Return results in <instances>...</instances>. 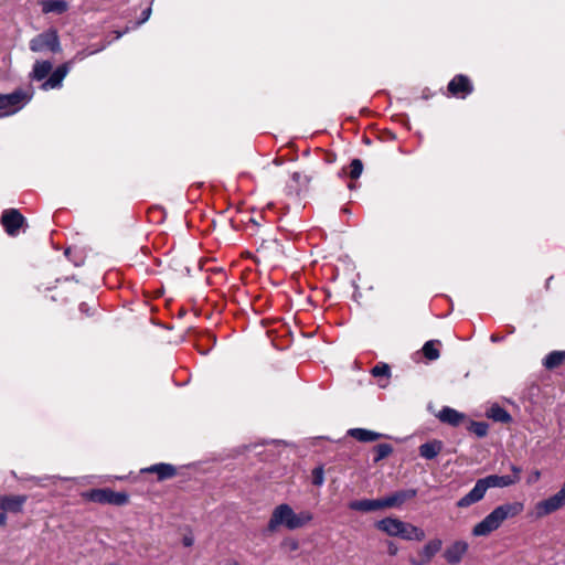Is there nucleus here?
<instances>
[{
	"instance_id": "obj_1",
	"label": "nucleus",
	"mask_w": 565,
	"mask_h": 565,
	"mask_svg": "<svg viewBox=\"0 0 565 565\" xmlns=\"http://www.w3.org/2000/svg\"><path fill=\"white\" fill-rule=\"evenodd\" d=\"M510 470L512 472L511 475H489L484 478L478 479L473 488L456 502L457 508L467 509L472 504L480 502L484 498L487 491L491 488H508L516 484L521 479L520 475L522 469L515 465H511Z\"/></svg>"
},
{
	"instance_id": "obj_2",
	"label": "nucleus",
	"mask_w": 565,
	"mask_h": 565,
	"mask_svg": "<svg viewBox=\"0 0 565 565\" xmlns=\"http://www.w3.org/2000/svg\"><path fill=\"white\" fill-rule=\"evenodd\" d=\"M524 510V504L519 501L507 502L495 507L480 522L473 525L471 534L476 537L489 536L501 527L508 520L518 516Z\"/></svg>"
},
{
	"instance_id": "obj_3",
	"label": "nucleus",
	"mask_w": 565,
	"mask_h": 565,
	"mask_svg": "<svg viewBox=\"0 0 565 565\" xmlns=\"http://www.w3.org/2000/svg\"><path fill=\"white\" fill-rule=\"evenodd\" d=\"M312 520L313 514L310 511L296 513L289 504L281 503L273 510L267 529L275 532L278 527L285 526L287 530L294 531L306 526Z\"/></svg>"
},
{
	"instance_id": "obj_4",
	"label": "nucleus",
	"mask_w": 565,
	"mask_h": 565,
	"mask_svg": "<svg viewBox=\"0 0 565 565\" xmlns=\"http://www.w3.org/2000/svg\"><path fill=\"white\" fill-rule=\"evenodd\" d=\"M376 527L390 536L406 541L420 542L426 536L423 529L396 518H385L376 523Z\"/></svg>"
},
{
	"instance_id": "obj_5",
	"label": "nucleus",
	"mask_w": 565,
	"mask_h": 565,
	"mask_svg": "<svg viewBox=\"0 0 565 565\" xmlns=\"http://www.w3.org/2000/svg\"><path fill=\"white\" fill-rule=\"evenodd\" d=\"M33 97L32 90L15 89L11 94H0V118L21 110Z\"/></svg>"
},
{
	"instance_id": "obj_6",
	"label": "nucleus",
	"mask_w": 565,
	"mask_h": 565,
	"mask_svg": "<svg viewBox=\"0 0 565 565\" xmlns=\"http://www.w3.org/2000/svg\"><path fill=\"white\" fill-rule=\"evenodd\" d=\"M82 497L87 501L116 507H121L129 502V495L126 492H116L109 488L92 489L83 492Z\"/></svg>"
},
{
	"instance_id": "obj_7",
	"label": "nucleus",
	"mask_w": 565,
	"mask_h": 565,
	"mask_svg": "<svg viewBox=\"0 0 565 565\" xmlns=\"http://www.w3.org/2000/svg\"><path fill=\"white\" fill-rule=\"evenodd\" d=\"M30 50L39 53L51 51L60 53L62 51L58 33L55 29H49L30 41Z\"/></svg>"
},
{
	"instance_id": "obj_8",
	"label": "nucleus",
	"mask_w": 565,
	"mask_h": 565,
	"mask_svg": "<svg viewBox=\"0 0 565 565\" xmlns=\"http://www.w3.org/2000/svg\"><path fill=\"white\" fill-rule=\"evenodd\" d=\"M563 507H565V482L555 494L539 501L534 505V513L537 519H542L561 510Z\"/></svg>"
},
{
	"instance_id": "obj_9",
	"label": "nucleus",
	"mask_w": 565,
	"mask_h": 565,
	"mask_svg": "<svg viewBox=\"0 0 565 565\" xmlns=\"http://www.w3.org/2000/svg\"><path fill=\"white\" fill-rule=\"evenodd\" d=\"M28 500L24 494L14 495H1L0 494V527H4L8 524V512L21 513L23 507Z\"/></svg>"
},
{
	"instance_id": "obj_10",
	"label": "nucleus",
	"mask_w": 565,
	"mask_h": 565,
	"mask_svg": "<svg viewBox=\"0 0 565 565\" xmlns=\"http://www.w3.org/2000/svg\"><path fill=\"white\" fill-rule=\"evenodd\" d=\"M443 541L440 539H431L429 540L418 552L417 556L411 558L412 565H426L428 564L435 555L441 550Z\"/></svg>"
},
{
	"instance_id": "obj_11",
	"label": "nucleus",
	"mask_w": 565,
	"mask_h": 565,
	"mask_svg": "<svg viewBox=\"0 0 565 565\" xmlns=\"http://www.w3.org/2000/svg\"><path fill=\"white\" fill-rule=\"evenodd\" d=\"M24 223V216L17 209L6 210L1 215V224L10 236L18 235Z\"/></svg>"
},
{
	"instance_id": "obj_12",
	"label": "nucleus",
	"mask_w": 565,
	"mask_h": 565,
	"mask_svg": "<svg viewBox=\"0 0 565 565\" xmlns=\"http://www.w3.org/2000/svg\"><path fill=\"white\" fill-rule=\"evenodd\" d=\"M469 550L467 541L457 540L450 543L444 551V558L449 565H458Z\"/></svg>"
},
{
	"instance_id": "obj_13",
	"label": "nucleus",
	"mask_w": 565,
	"mask_h": 565,
	"mask_svg": "<svg viewBox=\"0 0 565 565\" xmlns=\"http://www.w3.org/2000/svg\"><path fill=\"white\" fill-rule=\"evenodd\" d=\"M473 90V85L468 76L459 74L456 75L449 83H448V92L458 98H466L468 95H470Z\"/></svg>"
},
{
	"instance_id": "obj_14",
	"label": "nucleus",
	"mask_w": 565,
	"mask_h": 565,
	"mask_svg": "<svg viewBox=\"0 0 565 565\" xmlns=\"http://www.w3.org/2000/svg\"><path fill=\"white\" fill-rule=\"evenodd\" d=\"M417 495L416 489H406L396 491L383 499V505L385 508H398L406 501L414 499Z\"/></svg>"
},
{
	"instance_id": "obj_15",
	"label": "nucleus",
	"mask_w": 565,
	"mask_h": 565,
	"mask_svg": "<svg viewBox=\"0 0 565 565\" xmlns=\"http://www.w3.org/2000/svg\"><path fill=\"white\" fill-rule=\"evenodd\" d=\"M71 70V62H65L60 65L50 77L42 84L43 90L54 89L62 86L63 79L66 77Z\"/></svg>"
},
{
	"instance_id": "obj_16",
	"label": "nucleus",
	"mask_w": 565,
	"mask_h": 565,
	"mask_svg": "<svg viewBox=\"0 0 565 565\" xmlns=\"http://www.w3.org/2000/svg\"><path fill=\"white\" fill-rule=\"evenodd\" d=\"M142 473H156L159 481L171 479L177 475V469L170 463H156L141 469Z\"/></svg>"
},
{
	"instance_id": "obj_17",
	"label": "nucleus",
	"mask_w": 565,
	"mask_h": 565,
	"mask_svg": "<svg viewBox=\"0 0 565 565\" xmlns=\"http://www.w3.org/2000/svg\"><path fill=\"white\" fill-rule=\"evenodd\" d=\"M349 508L354 511L371 512L384 509L383 499L377 500H356L349 503Z\"/></svg>"
},
{
	"instance_id": "obj_18",
	"label": "nucleus",
	"mask_w": 565,
	"mask_h": 565,
	"mask_svg": "<svg viewBox=\"0 0 565 565\" xmlns=\"http://www.w3.org/2000/svg\"><path fill=\"white\" fill-rule=\"evenodd\" d=\"M348 435L361 443L376 441L382 437V434L365 428H351Z\"/></svg>"
},
{
	"instance_id": "obj_19",
	"label": "nucleus",
	"mask_w": 565,
	"mask_h": 565,
	"mask_svg": "<svg viewBox=\"0 0 565 565\" xmlns=\"http://www.w3.org/2000/svg\"><path fill=\"white\" fill-rule=\"evenodd\" d=\"M438 418L443 423H447L451 426H458L465 418V415L462 413H459L458 411L450 408V407H444L439 414Z\"/></svg>"
},
{
	"instance_id": "obj_20",
	"label": "nucleus",
	"mask_w": 565,
	"mask_h": 565,
	"mask_svg": "<svg viewBox=\"0 0 565 565\" xmlns=\"http://www.w3.org/2000/svg\"><path fill=\"white\" fill-rule=\"evenodd\" d=\"M441 449H443L441 441L433 440V441L425 443L419 446V455H420V457L430 460V459L436 458L439 455V452L441 451Z\"/></svg>"
},
{
	"instance_id": "obj_21",
	"label": "nucleus",
	"mask_w": 565,
	"mask_h": 565,
	"mask_svg": "<svg viewBox=\"0 0 565 565\" xmlns=\"http://www.w3.org/2000/svg\"><path fill=\"white\" fill-rule=\"evenodd\" d=\"M108 44H109V42H103V43H100L98 45H92L88 49L81 50V51L76 52V54L68 62H71V65L76 63V62H82L86 57H88L90 55H94V54H96L98 52L104 51L107 47Z\"/></svg>"
},
{
	"instance_id": "obj_22",
	"label": "nucleus",
	"mask_w": 565,
	"mask_h": 565,
	"mask_svg": "<svg viewBox=\"0 0 565 565\" xmlns=\"http://www.w3.org/2000/svg\"><path fill=\"white\" fill-rule=\"evenodd\" d=\"M52 67L50 61H36L33 65L31 77L35 81H42L50 74Z\"/></svg>"
},
{
	"instance_id": "obj_23",
	"label": "nucleus",
	"mask_w": 565,
	"mask_h": 565,
	"mask_svg": "<svg viewBox=\"0 0 565 565\" xmlns=\"http://www.w3.org/2000/svg\"><path fill=\"white\" fill-rule=\"evenodd\" d=\"M68 9V4L64 0H46L42 2V11L44 13H64Z\"/></svg>"
},
{
	"instance_id": "obj_24",
	"label": "nucleus",
	"mask_w": 565,
	"mask_h": 565,
	"mask_svg": "<svg viewBox=\"0 0 565 565\" xmlns=\"http://www.w3.org/2000/svg\"><path fill=\"white\" fill-rule=\"evenodd\" d=\"M565 361V351H553L546 355L543 365L547 370H553L562 365Z\"/></svg>"
},
{
	"instance_id": "obj_25",
	"label": "nucleus",
	"mask_w": 565,
	"mask_h": 565,
	"mask_svg": "<svg viewBox=\"0 0 565 565\" xmlns=\"http://www.w3.org/2000/svg\"><path fill=\"white\" fill-rule=\"evenodd\" d=\"M488 417L494 422L510 423L512 420L511 415L501 406L493 405L488 411Z\"/></svg>"
},
{
	"instance_id": "obj_26",
	"label": "nucleus",
	"mask_w": 565,
	"mask_h": 565,
	"mask_svg": "<svg viewBox=\"0 0 565 565\" xmlns=\"http://www.w3.org/2000/svg\"><path fill=\"white\" fill-rule=\"evenodd\" d=\"M440 344L437 340H429L423 347V353L425 358L430 361L437 360L439 358L438 345Z\"/></svg>"
},
{
	"instance_id": "obj_27",
	"label": "nucleus",
	"mask_w": 565,
	"mask_h": 565,
	"mask_svg": "<svg viewBox=\"0 0 565 565\" xmlns=\"http://www.w3.org/2000/svg\"><path fill=\"white\" fill-rule=\"evenodd\" d=\"M374 462H379L382 459L388 457L393 452V447L390 444H380L375 448Z\"/></svg>"
},
{
	"instance_id": "obj_28",
	"label": "nucleus",
	"mask_w": 565,
	"mask_h": 565,
	"mask_svg": "<svg viewBox=\"0 0 565 565\" xmlns=\"http://www.w3.org/2000/svg\"><path fill=\"white\" fill-rule=\"evenodd\" d=\"M371 373L374 377L384 376L388 379L391 376V369L386 363H379L372 369Z\"/></svg>"
},
{
	"instance_id": "obj_29",
	"label": "nucleus",
	"mask_w": 565,
	"mask_h": 565,
	"mask_svg": "<svg viewBox=\"0 0 565 565\" xmlns=\"http://www.w3.org/2000/svg\"><path fill=\"white\" fill-rule=\"evenodd\" d=\"M470 430L478 437H483L488 433V425L481 422H472L470 425Z\"/></svg>"
},
{
	"instance_id": "obj_30",
	"label": "nucleus",
	"mask_w": 565,
	"mask_h": 565,
	"mask_svg": "<svg viewBox=\"0 0 565 565\" xmlns=\"http://www.w3.org/2000/svg\"><path fill=\"white\" fill-rule=\"evenodd\" d=\"M362 170H363L362 161L360 159L352 160V162L350 164V177L352 179H358L361 175Z\"/></svg>"
},
{
	"instance_id": "obj_31",
	"label": "nucleus",
	"mask_w": 565,
	"mask_h": 565,
	"mask_svg": "<svg viewBox=\"0 0 565 565\" xmlns=\"http://www.w3.org/2000/svg\"><path fill=\"white\" fill-rule=\"evenodd\" d=\"M312 482L315 486H322L324 482V471L322 467L312 470Z\"/></svg>"
},
{
	"instance_id": "obj_32",
	"label": "nucleus",
	"mask_w": 565,
	"mask_h": 565,
	"mask_svg": "<svg viewBox=\"0 0 565 565\" xmlns=\"http://www.w3.org/2000/svg\"><path fill=\"white\" fill-rule=\"evenodd\" d=\"M540 479H541V471L535 469L530 473L526 482H527V484H533V483H536Z\"/></svg>"
},
{
	"instance_id": "obj_33",
	"label": "nucleus",
	"mask_w": 565,
	"mask_h": 565,
	"mask_svg": "<svg viewBox=\"0 0 565 565\" xmlns=\"http://www.w3.org/2000/svg\"><path fill=\"white\" fill-rule=\"evenodd\" d=\"M150 14H151V9L150 8H147L146 10H143L142 19H141L140 22H138V24H141V23L146 22L149 19Z\"/></svg>"
},
{
	"instance_id": "obj_34",
	"label": "nucleus",
	"mask_w": 565,
	"mask_h": 565,
	"mask_svg": "<svg viewBox=\"0 0 565 565\" xmlns=\"http://www.w3.org/2000/svg\"><path fill=\"white\" fill-rule=\"evenodd\" d=\"M287 544L291 551H296L299 547V544L296 540H290L287 542Z\"/></svg>"
},
{
	"instance_id": "obj_35",
	"label": "nucleus",
	"mask_w": 565,
	"mask_h": 565,
	"mask_svg": "<svg viewBox=\"0 0 565 565\" xmlns=\"http://www.w3.org/2000/svg\"><path fill=\"white\" fill-rule=\"evenodd\" d=\"M183 543H184L185 546H191L192 545V539L185 537Z\"/></svg>"
},
{
	"instance_id": "obj_36",
	"label": "nucleus",
	"mask_w": 565,
	"mask_h": 565,
	"mask_svg": "<svg viewBox=\"0 0 565 565\" xmlns=\"http://www.w3.org/2000/svg\"><path fill=\"white\" fill-rule=\"evenodd\" d=\"M115 34H116V39H120L125 34V32L116 31Z\"/></svg>"
},
{
	"instance_id": "obj_37",
	"label": "nucleus",
	"mask_w": 565,
	"mask_h": 565,
	"mask_svg": "<svg viewBox=\"0 0 565 565\" xmlns=\"http://www.w3.org/2000/svg\"><path fill=\"white\" fill-rule=\"evenodd\" d=\"M225 565H239L236 561H230Z\"/></svg>"
},
{
	"instance_id": "obj_38",
	"label": "nucleus",
	"mask_w": 565,
	"mask_h": 565,
	"mask_svg": "<svg viewBox=\"0 0 565 565\" xmlns=\"http://www.w3.org/2000/svg\"><path fill=\"white\" fill-rule=\"evenodd\" d=\"M292 179H294V180H296V181H298V179H299V173H298V172H295V173L292 174Z\"/></svg>"
},
{
	"instance_id": "obj_39",
	"label": "nucleus",
	"mask_w": 565,
	"mask_h": 565,
	"mask_svg": "<svg viewBox=\"0 0 565 565\" xmlns=\"http://www.w3.org/2000/svg\"><path fill=\"white\" fill-rule=\"evenodd\" d=\"M491 340H492L493 342H497V341H499V340H500V338L493 334V335H491Z\"/></svg>"
},
{
	"instance_id": "obj_40",
	"label": "nucleus",
	"mask_w": 565,
	"mask_h": 565,
	"mask_svg": "<svg viewBox=\"0 0 565 565\" xmlns=\"http://www.w3.org/2000/svg\"><path fill=\"white\" fill-rule=\"evenodd\" d=\"M250 221H252L255 225H259V224H258V220H254V218H252Z\"/></svg>"
},
{
	"instance_id": "obj_41",
	"label": "nucleus",
	"mask_w": 565,
	"mask_h": 565,
	"mask_svg": "<svg viewBox=\"0 0 565 565\" xmlns=\"http://www.w3.org/2000/svg\"><path fill=\"white\" fill-rule=\"evenodd\" d=\"M84 308H85V303H82L81 305V310L84 311Z\"/></svg>"
}]
</instances>
